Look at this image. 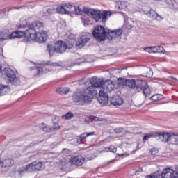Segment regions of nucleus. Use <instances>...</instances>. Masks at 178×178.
<instances>
[{
	"label": "nucleus",
	"instance_id": "f257e3e1",
	"mask_svg": "<svg viewBox=\"0 0 178 178\" xmlns=\"http://www.w3.org/2000/svg\"><path fill=\"white\" fill-rule=\"evenodd\" d=\"M90 83L91 86L86 89L74 92L72 99L74 104L81 106L86 105V104H91L92 99H94V96L98 92L95 88H100V90L106 93L115 90V82L111 79L104 82V81L94 76L90 80Z\"/></svg>",
	"mask_w": 178,
	"mask_h": 178
},
{
	"label": "nucleus",
	"instance_id": "f03ea898",
	"mask_svg": "<svg viewBox=\"0 0 178 178\" xmlns=\"http://www.w3.org/2000/svg\"><path fill=\"white\" fill-rule=\"evenodd\" d=\"M25 37L27 41L35 40L39 44L45 42L48 38V34L44 30V23L36 21L29 24V29L25 31Z\"/></svg>",
	"mask_w": 178,
	"mask_h": 178
},
{
	"label": "nucleus",
	"instance_id": "7ed1b4c3",
	"mask_svg": "<svg viewBox=\"0 0 178 178\" xmlns=\"http://www.w3.org/2000/svg\"><path fill=\"white\" fill-rule=\"evenodd\" d=\"M122 34H123V29H118L116 30L105 31V28L101 25L96 26L92 32L93 37L97 41H105L106 38L110 41L114 42H119L122 40Z\"/></svg>",
	"mask_w": 178,
	"mask_h": 178
},
{
	"label": "nucleus",
	"instance_id": "20e7f679",
	"mask_svg": "<svg viewBox=\"0 0 178 178\" xmlns=\"http://www.w3.org/2000/svg\"><path fill=\"white\" fill-rule=\"evenodd\" d=\"M127 86L131 90H134L135 92H140L142 91L145 98L151 95V89H149V85H148L145 81L127 79Z\"/></svg>",
	"mask_w": 178,
	"mask_h": 178
},
{
	"label": "nucleus",
	"instance_id": "39448f33",
	"mask_svg": "<svg viewBox=\"0 0 178 178\" xmlns=\"http://www.w3.org/2000/svg\"><path fill=\"white\" fill-rule=\"evenodd\" d=\"M3 72L10 84H13V86H20V79L16 77L15 70L8 67L4 68Z\"/></svg>",
	"mask_w": 178,
	"mask_h": 178
},
{
	"label": "nucleus",
	"instance_id": "423d86ee",
	"mask_svg": "<svg viewBox=\"0 0 178 178\" xmlns=\"http://www.w3.org/2000/svg\"><path fill=\"white\" fill-rule=\"evenodd\" d=\"M154 178H178L177 172L170 169L166 168L162 172H156L153 175Z\"/></svg>",
	"mask_w": 178,
	"mask_h": 178
},
{
	"label": "nucleus",
	"instance_id": "0eeeda50",
	"mask_svg": "<svg viewBox=\"0 0 178 178\" xmlns=\"http://www.w3.org/2000/svg\"><path fill=\"white\" fill-rule=\"evenodd\" d=\"M83 12L85 15H88V16H91L92 19L95 20V22H98L101 20V10H95L92 8H83Z\"/></svg>",
	"mask_w": 178,
	"mask_h": 178
},
{
	"label": "nucleus",
	"instance_id": "6e6552de",
	"mask_svg": "<svg viewBox=\"0 0 178 178\" xmlns=\"http://www.w3.org/2000/svg\"><path fill=\"white\" fill-rule=\"evenodd\" d=\"M42 168V162L35 161L33 163L28 164L24 170L19 171V173H24V172H33L35 170H41Z\"/></svg>",
	"mask_w": 178,
	"mask_h": 178
},
{
	"label": "nucleus",
	"instance_id": "1a4fd4ad",
	"mask_svg": "<svg viewBox=\"0 0 178 178\" xmlns=\"http://www.w3.org/2000/svg\"><path fill=\"white\" fill-rule=\"evenodd\" d=\"M174 133H168V132H157L155 134V137L157 140H161L163 143H168L170 141L172 137H175Z\"/></svg>",
	"mask_w": 178,
	"mask_h": 178
},
{
	"label": "nucleus",
	"instance_id": "9d476101",
	"mask_svg": "<svg viewBox=\"0 0 178 178\" xmlns=\"http://www.w3.org/2000/svg\"><path fill=\"white\" fill-rule=\"evenodd\" d=\"M91 37H92L91 33L88 32H83L80 36L81 42H76V47H79V48H83V47H84V44L88 42L90 40H91Z\"/></svg>",
	"mask_w": 178,
	"mask_h": 178
},
{
	"label": "nucleus",
	"instance_id": "9b49d317",
	"mask_svg": "<svg viewBox=\"0 0 178 178\" xmlns=\"http://www.w3.org/2000/svg\"><path fill=\"white\" fill-rule=\"evenodd\" d=\"M86 162V159L81 155L74 156L70 159V163L72 165H75L76 166H83V163Z\"/></svg>",
	"mask_w": 178,
	"mask_h": 178
},
{
	"label": "nucleus",
	"instance_id": "f8f14e48",
	"mask_svg": "<svg viewBox=\"0 0 178 178\" xmlns=\"http://www.w3.org/2000/svg\"><path fill=\"white\" fill-rule=\"evenodd\" d=\"M97 101L101 104V105H106L109 102V97L106 92L99 90V97H97Z\"/></svg>",
	"mask_w": 178,
	"mask_h": 178
},
{
	"label": "nucleus",
	"instance_id": "ddd939ff",
	"mask_svg": "<svg viewBox=\"0 0 178 178\" xmlns=\"http://www.w3.org/2000/svg\"><path fill=\"white\" fill-rule=\"evenodd\" d=\"M56 52L57 54H63V52L66 51V49H67L66 46V42L59 40L56 42Z\"/></svg>",
	"mask_w": 178,
	"mask_h": 178
},
{
	"label": "nucleus",
	"instance_id": "4468645a",
	"mask_svg": "<svg viewBox=\"0 0 178 178\" xmlns=\"http://www.w3.org/2000/svg\"><path fill=\"white\" fill-rule=\"evenodd\" d=\"M145 13L149 16L153 20H157V22H161L162 20V17L156 13L155 10L150 9L148 12L145 10Z\"/></svg>",
	"mask_w": 178,
	"mask_h": 178
},
{
	"label": "nucleus",
	"instance_id": "2eb2a0df",
	"mask_svg": "<svg viewBox=\"0 0 178 178\" xmlns=\"http://www.w3.org/2000/svg\"><path fill=\"white\" fill-rule=\"evenodd\" d=\"M14 163L13 159H0V168H10V166H13Z\"/></svg>",
	"mask_w": 178,
	"mask_h": 178
},
{
	"label": "nucleus",
	"instance_id": "dca6fc26",
	"mask_svg": "<svg viewBox=\"0 0 178 178\" xmlns=\"http://www.w3.org/2000/svg\"><path fill=\"white\" fill-rule=\"evenodd\" d=\"M64 7L67 10H68L69 13H70V12H73V10H74L76 15H81V13H83V11H81V9H80V7H76L75 6H72V4L69 3L64 5Z\"/></svg>",
	"mask_w": 178,
	"mask_h": 178
},
{
	"label": "nucleus",
	"instance_id": "f3484780",
	"mask_svg": "<svg viewBox=\"0 0 178 178\" xmlns=\"http://www.w3.org/2000/svg\"><path fill=\"white\" fill-rule=\"evenodd\" d=\"M26 37V32L15 31L13 32L11 34L8 35L9 40H13L15 38H22V37Z\"/></svg>",
	"mask_w": 178,
	"mask_h": 178
},
{
	"label": "nucleus",
	"instance_id": "a211bd4d",
	"mask_svg": "<svg viewBox=\"0 0 178 178\" xmlns=\"http://www.w3.org/2000/svg\"><path fill=\"white\" fill-rule=\"evenodd\" d=\"M111 103L112 105L120 106V105H123V99L120 97V96H113L111 99Z\"/></svg>",
	"mask_w": 178,
	"mask_h": 178
},
{
	"label": "nucleus",
	"instance_id": "6ab92c4d",
	"mask_svg": "<svg viewBox=\"0 0 178 178\" xmlns=\"http://www.w3.org/2000/svg\"><path fill=\"white\" fill-rule=\"evenodd\" d=\"M115 6L116 9L119 10H123V9H127V6H129V3L126 1H118L115 3Z\"/></svg>",
	"mask_w": 178,
	"mask_h": 178
},
{
	"label": "nucleus",
	"instance_id": "aec40b11",
	"mask_svg": "<svg viewBox=\"0 0 178 178\" xmlns=\"http://www.w3.org/2000/svg\"><path fill=\"white\" fill-rule=\"evenodd\" d=\"M42 66H51L53 67H60L63 65V63L62 62H58V63H55V62H52V61H43L41 63Z\"/></svg>",
	"mask_w": 178,
	"mask_h": 178
},
{
	"label": "nucleus",
	"instance_id": "412c9836",
	"mask_svg": "<svg viewBox=\"0 0 178 178\" xmlns=\"http://www.w3.org/2000/svg\"><path fill=\"white\" fill-rule=\"evenodd\" d=\"M95 134V132H90V133H83L81 136L77 137V143L78 144H83V142L84 141L85 138H87L88 136H94Z\"/></svg>",
	"mask_w": 178,
	"mask_h": 178
},
{
	"label": "nucleus",
	"instance_id": "4be33fe9",
	"mask_svg": "<svg viewBox=\"0 0 178 178\" xmlns=\"http://www.w3.org/2000/svg\"><path fill=\"white\" fill-rule=\"evenodd\" d=\"M10 90V87L8 85L0 84V97L6 95Z\"/></svg>",
	"mask_w": 178,
	"mask_h": 178
},
{
	"label": "nucleus",
	"instance_id": "5701e85b",
	"mask_svg": "<svg viewBox=\"0 0 178 178\" xmlns=\"http://www.w3.org/2000/svg\"><path fill=\"white\" fill-rule=\"evenodd\" d=\"M65 42H66L67 48L68 49H72V48H73V46L74 45V44H76V38H69L67 41Z\"/></svg>",
	"mask_w": 178,
	"mask_h": 178
},
{
	"label": "nucleus",
	"instance_id": "b1692460",
	"mask_svg": "<svg viewBox=\"0 0 178 178\" xmlns=\"http://www.w3.org/2000/svg\"><path fill=\"white\" fill-rule=\"evenodd\" d=\"M29 26L30 25L27 24V21L23 19H20L19 23L17 24V29H26V27H28L29 29Z\"/></svg>",
	"mask_w": 178,
	"mask_h": 178
},
{
	"label": "nucleus",
	"instance_id": "393cba45",
	"mask_svg": "<svg viewBox=\"0 0 178 178\" xmlns=\"http://www.w3.org/2000/svg\"><path fill=\"white\" fill-rule=\"evenodd\" d=\"M112 13L110 11H103L100 13V19H102V22H106L108 20V17L111 16Z\"/></svg>",
	"mask_w": 178,
	"mask_h": 178
},
{
	"label": "nucleus",
	"instance_id": "a878e982",
	"mask_svg": "<svg viewBox=\"0 0 178 178\" xmlns=\"http://www.w3.org/2000/svg\"><path fill=\"white\" fill-rule=\"evenodd\" d=\"M47 51L49 52V54L50 56H53L54 54L56 52V45H52V44H48L47 47Z\"/></svg>",
	"mask_w": 178,
	"mask_h": 178
},
{
	"label": "nucleus",
	"instance_id": "bb28decb",
	"mask_svg": "<svg viewBox=\"0 0 178 178\" xmlns=\"http://www.w3.org/2000/svg\"><path fill=\"white\" fill-rule=\"evenodd\" d=\"M55 12V9L52 8H44L42 10L43 16H51Z\"/></svg>",
	"mask_w": 178,
	"mask_h": 178
},
{
	"label": "nucleus",
	"instance_id": "cd10ccee",
	"mask_svg": "<svg viewBox=\"0 0 178 178\" xmlns=\"http://www.w3.org/2000/svg\"><path fill=\"white\" fill-rule=\"evenodd\" d=\"M57 13H61L65 15H69V10H66V8L64 6H59L56 8Z\"/></svg>",
	"mask_w": 178,
	"mask_h": 178
},
{
	"label": "nucleus",
	"instance_id": "c85d7f7f",
	"mask_svg": "<svg viewBox=\"0 0 178 178\" xmlns=\"http://www.w3.org/2000/svg\"><path fill=\"white\" fill-rule=\"evenodd\" d=\"M144 72L145 74L143 75V77H152V74H154L152 70L149 67L145 68Z\"/></svg>",
	"mask_w": 178,
	"mask_h": 178
},
{
	"label": "nucleus",
	"instance_id": "c756f323",
	"mask_svg": "<svg viewBox=\"0 0 178 178\" xmlns=\"http://www.w3.org/2000/svg\"><path fill=\"white\" fill-rule=\"evenodd\" d=\"M150 99L154 102L156 101H161V99H163V95L161 94H155L150 97Z\"/></svg>",
	"mask_w": 178,
	"mask_h": 178
},
{
	"label": "nucleus",
	"instance_id": "7c9ffc66",
	"mask_svg": "<svg viewBox=\"0 0 178 178\" xmlns=\"http://www.w3.org/2000/svg\"><path fill=\"white\" fill-rule=\"evenodd\" d=\"M61 170L62 172H68L69 171V168H70V165H69V163H66V162H61Z\"/></svg>",
	"mask_w": 178,
	"mask_h": 178
},
{
	"label": "nucleus",
	"instance_id": "2f4dec72",
	"mask_svg": "<svg viewBox=\"0 0 178 178\" xmlns=\"http://www.w3.org/2000/svg\"><path fill=\"white\" fill-rule=\"evenodd\" d=\"M69 91H70V89L67 88H58L56 89V92L58 94H67Z\"/></svg>",
	"mask_w": 178,
	"mask_h": 178
},
{
	"label": "nucleus",
	"instance_id": "473e14b6",
	"mask_svg": "<svg viewBox=\"0 0 178 178\" xmlns=\"http://www.w3.org/2000/svg\"><path fill=\"white\" fill-rule=\"evenodd\" d=\"M59 122V119L56 117L53 120V130H59L60 129V126L58 125V122Z\"/></svg>",
	"mask_w": 178,
	"mask_h": 178
},
{
	"label": "nucleus",
	"instance_id": "72a5a7b5",
	"mask_svg": "<svg viewBox=\"0 0 178 178\" xmlns=\"http://www.w3.org/2000/svg\"><path fill=\"white\" fill-rule=\"evenodd\" d=\"M72 118H74V114L70 111L67 112L65 115H62V118L65 119V120H69L72 119Z\"/></svg>",
	"mask_w": 178,
	"mask_h": 178
},
{
	"label": "nucleus",
	"instance_id": "f704fd0d",
	"mask_svg": "<svg viewBox=\"0 0 178 178\" xmlns=\"http://www.w3.org/2000/svg\"><path fill=\"white\" fill-rule=\"evenodd\" d=\"M118 87H124V86L127 85V79H123L122 78H120L118 79Z\"/></svg>",
	"mask_w": 178,
	"mask_h": 178
},
{
	"label": "nucleus",
	"instance_id": "c9c22d12",
	"mask_svg": "<svg viewBox=\"0 0 178 178\" xmlns=\"http://www.w3.org/2000/svg\"><path fill=\"white\" fill-rule=\"evenodd\" d=\"M40 129H42L43 131H45V133H49L51 130H52L51 127L47 126L44 123L40 125Z\"/></svg>",
	"mask_w": 178,
	"mask_h": 178
},
{
	"label": "nucleus",
	"instance_id": "e433bc0d",
	"mask_svg": "<svg viewBox=\"0 0 178 178\" xmlns=\"http://www.w3.org/2000/svg\"><path fill=\"white\" fill-rule=\"evenodd\" d=\"M9 40V34L5 32L0 33V41H5Z\"/></svg>",
	"mask_w": 178,
	"mask_h": 178
},
{
	"label": "nucleus",
	"instance_id": "4c0bfd02",
	"mask_svg": "<svg viewBox=\"0 0 178 178\" xmlns=\"http://www.w3.org/2000/svg\"><path fill=\"white\" fill-rule=\"evenodd\" d=\"M145 51H146V52H154V54H156L158 53V47L157 46H154V47H147L146 49H145Z\"/></svg>",
	"mask_w": 178,
	"mask_h": 178
},
{
	"label": "nucleus",
	"instance_id": "58836bf2",
	"mask_svg": "<svg viewBox=\"0 0 178 178\" xmlns=\"http://www.w3.org/2000/svg\"><path fill=\"white\" fill-rule=\"evenodd\" d=\"M154 137H155V134H148L143 137V141H148L149 138H152Z\"/></svg>",
	"mask_w": 178,
	"mask_h": 178
},
{
	"label": "nucleus",
	"instance_id": "ea45409f",
	"mask_svg": "<svg viewBox=\"0 0 178 178\" xmlns=\"http://www.w3.org/2000/svg\"><path fill=\"white\" fill-rule=\"evenodd\" d=\"M165 2L170 8H173L175 3H176V0H165Z\"/></svg>",
	"mask_w": 178,
	"mask_h": 178
},
{
	"label": "nucleus",
	"instance_id": "a19ab883",
	"mask_svg": "<svg viewBox=\"0 0 178 178\" xmlns=\"http://www.w3.org/2000/svg\"><path fill=\"white\" fill-rule=\"evenodd\" d=\"M81 20L83 24V26H88L89 24H91V23H90V21H88V19H86L85 17H81Z\"/></svg>",
	"mask_w": 178,
	"mask_h": 178
},
{
	"label": "nucleus",
	"instance_id": "79ce46f5",
	"mask_svg": "<svg viewBox=\"0 0 178 178\" xmlns=\"http://www.w3.org/2000/svg\"><path fill=\"white\" fill-rule=\"evenodd\" d=\"M165 52V49L162 46H157V53H163Z\"/></svg>",
	"mask_w": 178,
	"mask_h": 178
},
{
	"label": "nucleus",
	"instance_id": "37998d69",
	"mask_svg": "<svg viewBox=\"0 0 178 178\" xmlns=\"http://www.w3.org/2000/svg\"><path fill=\"white\" fill-rule=\"evenodd\" d=\"M108 149H109L111 152H113V154L116 153L117 151L116 147H115L114 146H110L109 147H108Z\"/></svg>",
	"mask_w": 178,
	"mask_h": 178
},
{
	"label": "nucleus",
	"instance_id": "c03bdc74",
	"mask_svg": "<svg viewBox=\"0 0 178 178\" xmlns=\"http://www.w3.org/2000/svg\"><path fill=\"white\" fill-rule=\"evenodd\" d=\"M42 73H44V70L42 68L38 67L37 74H38V76H40V74H42Z\"/></svg>",
	"mask_w": 178,
	"mask_h": 178
},
{
	"label": "nucleus",
	"instance_id": "a18cd8bd",
	"mask_svg": "<svg viewBox=\"0 0 178 178\" xmlns=\"http://www.w3.org/2000/svg\"><path fill=\"white\" fill-rule=\"evenodd\" d=\"M151 153H152V155H156V154L158 153V149L153 148L151 150Z\"/></svg>",
	"mask_w": 178,
	"mask_h": 178
},
{
	"label": "nucleus",
	"instance_id": "49530a36",
	"mask_svg": "<svg viewBox=\"0 0 178 178\" xmlns=\"http://www.w3.org/2000/svg\"><path fill=\"white\" fill-rule=\"evenodd\" d=\"M122 131V128H117L114 129L115 133H116L117 134H119V133H120Z\"/></svg>",
	"mask_w": 178,
	"mask_h": 178
},
{
	"label": "nucleus",
	"instance_id": "de8ad7c7",
	"mask_svg": "<svg viewBox=\"0 0 178 178\" xmlns=\"http://www.w3.org/2000/svg\"><path fill=\"white\" fill-rule=\"evenodd\" d=\"M38 141H34L32 143L30 144V147H34V145H37L38 144Z\"/></svg>",
	"mask_w": 178,
	"mask_h": 178
},
{
	"label": "nucleus",
	"instance_id": "09e8293b",
	"mask_svg": "<svg viewBox=\"0 0 178 178\" xmlns=\"http://www.w3.org/2000/svg\"><path fill=\"white\" fill-rule=\"evenodd\" d=\"M63 154H69V149H63Z\"/></svg>",
	"mask_w": 178,
	"mask_h": 178
},
{
	"label": "nucleus",
	"instance_id": "8fccbe9b",
	"mask_svg": "<svg viewBox=\"0 0 178 178\" xmlns=\"http://www.w3.org/2000/svg\"><path fill=\"white\" fill-rule=\"evenodd\" d=\"M49 72H51V70L48 68L43 70V73H49Z\"/></svg>",
	"mask_w": 178,
	"mask_h": 178
},
{
	"label": "nucleus",
	"instance_id": "3c124183",
	"mask_svg": "<svg viewBox=\"0 0 178 178\" xmlns=\"http://www.w3.org/2000/svg\"><path fill=\"white\" fill-rule=\"evenodd\" d=\"M170 79H171V80H175V81H177V78H175L173 76H170Z\"/></svg>",
	"mask_w": 178,
	"mask_h": 178
},
{
	"label": "nucleus",
	"instance_id": "603ef678",
	"mask_svg": "<svg viewBox=\"0 0 178 178\" xmlns=\"http://www.w3.org/2000/svg\"><path fill=\"white\" fill-rule=\"evenodd\" d=\"M146 178H154V175H147Z\"/></svg>",
	"mask_w": 178,
	"mask_h": 178
},
{
	"label": "nucleus",
	"instance_id": "864d4df0",
	"mask_svg": "<svg viewBox=\"0 0 178 178\" xmlns=\"http://www.w3.org/2000/svg\"><path fill=\"white\" fill-rule=\"evenodd\" d=\"M3 52V49L2 47H0V55Z\"/></svg>",
	"mask_w": 178,
	"mask_h": 178
},
{
	"label": "nucleus",
	"instance_id": "5fc2aeb1",
	"mask_svg": "<svg viewBox=\"0 0 178 178\" xmlns=\"http://www.w3.org/2000/svg\"><path fill=\"white\" fill-rule=\"evenodd\" d=\"M175 137H176L175 138H176V140H177V141H178V134H175Z\"/></svg>",
	"mask_w": 178,
	"mask_h": 178
},
{
	"label": "nucleus",
	"instance_id": "6e6d98bb",
	"mask_svg": "<svg viewBox=\"0 0 178 178\" xmlns=\"http://www.w3.org/2000/svg\"><path fill=\"white\" fill-rule=\"evenodd\" d=\"M116 160H112L111 161L108 162V163H113V162H115Z\"/></svg>",
	"mask_w": 178,
	"mask_h": 178
},
{
	"label": "nucleus",
	"instance_id": "4d7b16f0",
	"mask_svg": "<svg viewBox=\"0 0 178 178\" xmlns=\"http://www.w3.org/2000/svg\"><path fill=\"white\" fill-rule=\"evenodd\" d=\"M124 155V154H118L119 156H123Z\"/></svg>",
	"mask_w": 178,
	"mask_h": 178
},
{
	"label": "nucleus",
	"instance_id": "13d9d810",
	"mask_svg": "<svg viewBox=\"0 0 178 178\" xmlns=\"http://www.w3.org/2000/svg\"><path fill=\"white\" fill-rule=\"evenodd\" d=\"M2 72V67L0 66V73Z\"/></svg>",
	"mask_w": 178,
	"mask_h": 178
},
{
	"label": "nucleus",
	"instance_id": "bf43d9fd",
	"mask_svg": "<svg viewBox=\"0 0 178 178\" xmlns=\"http://www.w3.org/2000/svg\"><path fill=\"white\" fill-rule=\"evenodd\" d=\"M14 9H20V7L19 8H14Z\"/></svg>",
	"mask_w": 178,
	"mask_h": 178
},
{
	"label": "nucleus",
	"instance_id": "052dcab7",
	"mask_svg": "<svg viewBox=\"0 0 178 178\" xmlns=\"http://www.w3.org/2000/svg\"><path fill=\"white\" fill-rule=\"evenodd\" d=\"M11 9H12V8L8 9V12H9V10H10Z\"/></svg>",
	"mask_w": 178,
	"mask_h": 178
},
{
	"label": "nucleus",
	"instance_id": "680f3d73",
	"mask_svg": "<svg viewBox=\"0 0 178 178\" xmlns=\"http://www.w3.org/2000/svg\"><path fill=\"white\" fill-rule=\"evenodd\" d=\"M154 1H162V0H154Z\"/></svg>",
	"mask_w": 178,
	"mask_h": 178
}]
</instances>
